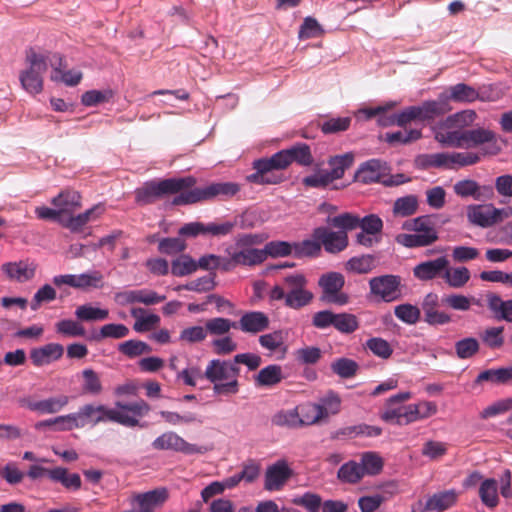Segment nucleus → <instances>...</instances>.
<instances>
[{
  "label": "nucleus",
  "mask_w": 512,
  "mask_h": 512,
  "mask_svg": "<svg viewBox=\"0 0 512 512\" xmlns=\"http://www.w3.org/2000/svg\"><path fill=\"white\" fill-rule=\"evenodd\" d=\"M50 479L60 482L65 488L78 490L81 488V478L77 473L68 474V470L63 467H56L50 472Z\"/></svg>",
  "instance_id": "40"
},
{
  "label": "nucleus",
  "mask_w": 512,
  "mask_h": 512,
  "mask_svg": "<svg viewBox=\"0 0 512 512\" xmlns=\"http://www.w3.org/2000/svg\"><path fill=\"white\" fill-rule=\"evenodd\" d=\"M487 306L496 320L512 323V300L504 301L495 293L487 294Z\"/></svg>",
  "instance_id": "22"
},
{
  "label": "nucleus",
  "mask_w": 512,
  "mask_h": 512,
  "mask_svg": "<svg viewBox=\"0 0 512 512\" xmlns=\"http://www.w3.org/2000/svg\"><path fill=\"white\" fill-rule=\"evenodd\" d=\"M458 496L455 489L434 493L426 500L421 512H444L456 504Z\"/></svg>",
  "instance_id": "17"
},
{
  "label": "nucleus",
  "mask_w": 512,
  "mask_h": 512,
  "mask_svg": "<svg viewBox=\"0 0 512 512\" xmlns=\"http://www.w3.org/2000/svg\"><path fill=\"white\" fill-rule=\"evenodd\" d=\"M366 348L382 359H388L393 353V349L388 341L380 337L368 339L366 341Z\"/></svg>",
  "instance_id": "63"
},
{
  "label": "nucleus",
  "mask_w": 512,
  "mask_h": 512,
  "mask_svg": "<svg viewBox=\"0 0 512 512\" xmlns=\"http://www.w3.org/2000/svg\"><path fill=\"white\" fill-rule=\"evenodd\" d=\"M411 397L412 395L410 392H400L391 396L387 400L386 407L381 415V418L386 422L398 425V421L400 420L399 416L401 415L399 414V406H396V404L405 402Z\"/></svg>",
  "instance_id": "29"
},
{
  "label": "nucleus",
  "mask_w": 512,
  "mask_h": 512,
  "mask_svg": "<svg viewBox=\"0 0 512 512\" xmlns=\"http://www.w3.org/2000/svg\"><path fill=\"white\" fill-rule=\"evenodd\" d=\"M418 209V198L415 195H407L396 199L393 205L394 215L408 217L416 213Z\"/></svg>",
  "instance_id": "46"
},
{
  "label": "nucleus",
  "mask_w": 512,
  "mask_h": 512,
  "mask_svg": "<svg viewBox=\"0 0 512 512\" xmlns=\"http://www.w3.org/2000/svg\"><path fill=\"white\" fill-rule=\"evenodd\" d=\"M239 372L240 368L233 361L213 359L208 363L204 377L214 384V394L234 395L239 391Z\"/></svg>",
  "instance_id": "3"
},
{
  "label": "nucleus",
  "mask_w": 512,
  "mask_h": 512,
  "mask_svg": "<svg viewBox=\"0 0 512 512\" xmlns=\"http://www.w3.org/2000/svg\"><path fill=\"white\" fill-rule=\"evenodd\" d=\"M293 474L292 468L285 459L277 460L266 468L264 489L270 492L281 491Z\"/></svg>",
  "instance_id": "9"
},
{
  "label": "nucleus",
  "mask_w": 512,
  "mask_h": 512,
  "mask_svg": "<svg viewBox=\"0 0 512 512\" xmlns=\"http://www.w3.org/2000/svg\"><path fill=\"white\" fill-rule=\"evenodd\" d=\"M443 123L435 131V139L439 143L448 147L464 148V130L456 128L454 130L447 131Z\"/></svg>",
  "instance_id": "26"
},
{
  "label": "nucleus",
  "mask_w": 512,
  "mask_h": 512,
  "mask_svg": "<svg viewBox=\"0 0 512 512\" xmlns=\"http://www.w3.org/2000/svg\"><path fill=\"white\" fill-rule=\"evenodd\" d=\"M313 238L324 246L329 253H339L348 246L346 231H330L326 227H318L313 231Z\"/></svg>",
  "instance_id": "14"
},
{
  "label": "nucleus",
  "mask_w": 512,
  "mask_h": 512,
  "mask_svg": "<svg viewBox=\"0 0 512 512\" xmlns=\"http://www.w3.org/2000/svg\"><path fill=\"white\" fill-rule=\"evenodd\" d=\"M394 314L400 321L413 325L419 321L421 311L417 306L405 303L397 305L394 308Z\"/></svg>",
  "instance_id": "54"
},
{
  "label": "nucleus",
  "mask_w": 512,
  "mask_h": 512,
  "mask_svg": "<svg viewBox=\"0 0 512 512\" xmlns=\"http://www.w3.org/2000/svg\"><path fill=\"white\" fill-rule=\"evenodd\" d=\"M331 369L339 377L347 379L356 375L358 364L352 359L339 358L331 364Z\"/></svg>",
  "instance_id": "59"
},
{
  "label": "nucleus",
  "mask_w": 512,
  "mask_h": 512,
  "mask_svg": "<svg viewBox=\"0 0 512 512\" xmlns=\"http://www.w3.org/2000/svg\"><path fill=\"white\" fill-rule=\"evenodd\" d=\"M268 316L261 311H251L242 315L237 328L245 333L257 334L266 330L269 327Z\"/></svg>",
  "instance_id": "18"
},
{
  "label": "nucleus",
  "mask_w": 512,
  "mask_h": 512,
  "mask_svg": "<svg viewBox=\"0 0 512 512\" xmlns=\"http://www.w3.org/2000/svg\"><path fill=\"white\" fill-rule=\"evenodd\" d=\"M449 96L446 98L454 102H473L478 99L479 93L475 88L465 83H458L449 88Z\"/></svg>",
  "instance_id": "38"
},
{
  "label": "nucleus",
  "mask_w": 512,
  "mask_h": 512,
  "mask_svg": "<svg viewBox=\"0 0 512 512\" xmlns=\"http://www.w3.org/2000/svg\"><path fill=\"white\" fill-rule=\"evenodd\" d=\"M285 150L288 158H290V164L295 162L300 166H310L314 162L311 149L306 143H297Z\"/></svg>",
  "instance_id": "31"
},
{
  "label": "nucleus",
  "mask_w": 512,
  "mask_h": 512,
  "mask_svg": "<svg viewBox=\"0 0 512 512\" xmlns=\"http://www.w3.org/2000/svg\"><path fill=\"white\" fill-rule=\"evenodd\" d=\"M271 422L273 425L278 426V427H287V428L301 427L298 408L278 411L277 413H275L272 416Z\"/></svg>",
  "instance_id": "44"
},
{
  "label": "nucleus",
  "mask_w": 512,
  "mask_h": 512,
  "mask_svg": "<svg viewBox=\"0 0 512 512\" xmlns=\"http://www.w3.org/2000/svg\"><path fill=\"white\" fill-rule=\"evenodd\" d=\"M337 477L341 482L356 484L361 481L364 474L359 463L356 461H348L339 468Z\"/></svg>",
  "instance_id": "42"
},
{
  "label": "nucleus",
  "mask_w": 512,
  "mask_h": 512,
  "mask_svg": "<svg viewBox=\"0 0 512 512\" xmlns=\"http://www.w3.org/2000/svg\"><path fill=\"white\" fill-rule=\"evenodd\" d=\"M237 265H257L265 261V252L256 248H245L233 252Z\"/></svg>",
  "instance_id": "41"
},
{
  "label": "nucleus",
  "mask_w": 512,
  "mask_h": 512,
  "mask_svg": "<svg viewBox=\"0 0 512 512\" xmlns=\"http://www.w3.org/2000/svg\"><path fill=\"white\" fill-rule=\"evenodd\" d=\"M55 331L64 337H84L86 330L84 326L75 320L64 319L55 324Z\"/></svg>",
  "instance_id": "45"
},
{
  "label": "nucleus",
  "mask_w": 512,
  "mask_h": 512,
  "mask_svg": "<svg viewBox=\"0 0 512 512\" xmlns=\"http://www.w3.org/2000/svg\"><path fill=\"white\" fill-rule=\"evenodd\" d=\"M75 316L79 321H102L109 317V311L85 304L77 307Z\"/></svg>",
  "instance_id": "47"
},
{
  "label": "nucleus",
  "mask_w": 512,
  "mask_h": 512,
  "mask_svg": "<svg viewBox=\"0 0 512 512\" xmlns=\"http://www.w3.org/2000/svg\"><path fill=\"white\" fill-rule=\"evenodd\" d=\"M159 415L165 422L173 426L183 424L187 425L196 422L201 423V420L199 419L198 415L193 412H187L181 415L178 412L162 410L159 412Z\"/></svg>",
  "instance_id": "51"
},
{
  "label": "nucleus",
  "mask_w": 512,
  "mask_h": 512,
  "mask_svg": "<svg viewBox=\"0 0 512 512\" xmlns=\"http://www.w3.org/2000/svg\"><path fill=\"white\" fill-rule=\"evenodd\" d=\"M104 285V276L98 270H93L80 275H75L74 288L77 289H100Z\"/></svg>",
  "instance_id": "35"
},
{
  "label": "nucleus",
  "mask_w": 512,
  "mask_h": 512,
  "mask_svg": "<svg viewBox=\"0 0 512 512\" xmlns=\"http://www.w3.org/2000/svg\"><path fill=\"white\" fill-rule=\"evenodd\" d=\"M490 205H471L467 209L468 220L477 226L487 228L492 226L491 213L489 211Z\"/></svg>",
  "instance_id": "39"
},
{
  "label": "nucleus",
  "mask_w": 512,
  "mask_h": 512,
  "mask_svg": "<svg viewBox=\"0 0 512 512\" xmlns=\"http://www.w3.org/2000/svg\"><path fill=\"white\" fill-rule=\"evenodd\" d=\"M479 497L488 508H495L499 504L498 485L493 478L485 479L479 487Z\"/></svg>",
  "instance_id": "34"
},
{
  "label": "nucleus",
  "mask_w": 512,
  "mask_h": 512,
  "mask_svg": "<svg viewBox=\"0 0 512 512\" xmlns=\"http://www.w3.org/2000/svg\"><path fill=\"white\" fill-rule=\"evenodd\" d=\"M64 353V347L58 343H49L39 348H34L30 352L32 363L36 367L49 364L52 361L59 360Z\"/></svg>",
  "instance_id": "19"
},
{
  "label": "nucleus",
  "mask_w": 512,
  "mask_h": 512,
  "mask_svg": "<svg viewBox=\"0 0 512 512\" xmlns=\"http://www.w3.org/2000/svg\"><path fill=\"white\" fill-rule=\"evenodd\" d=\"M51 204L63 213H72L81 206V195L71 189L61 191L51 200Z\"/></svg>",
  "instance_id": "23"
},
{
  "label": "nucleus",
  "mask_w": 512,
  "mask_h": 512,
  "mask_svg": "<svg viewBox=\"0 0 512 512\" xmlns=\"http://www.w3.org/2000/svg\"><path fill=\"white\" fill-rule=\"evenodd\" d=\"M297 408L299 412L300 426L315 424L321 419L327 417L329 413L325 406L314 403H307L298 406Z\"/></svg>",
  "instance_id": "24"
},
{
  "label": "nucleus",
  "mask_w": 512,
  "mask_h": 512,
  "mask_svg": "<svg viewBox=\"0 0 512 512\" xmlns=\"http://www.w3.org/2000/svg\"><path fill=\"white\" fill-rule=\"evenodd\" d=\"M512 381V367H501L498 369H487L478 374L473 382V386L477 387L485 382L491 384H506Z\"/></svg>",
  "instance_id": "21"
},
{
  "label": "nucleus",
  "mask_w": 512,
  "mask_h": 512,
  "mask_svg": "<svg viewBox=\"0 0 512 512\" xmlns=\"http://www.w3.org/2000/svg\"><path fill=\"white\" fill-rule=\"evenodd\" d=\"M421 135L422 134L419 129H403L396 132L386 133L385 140L390 144H407L420 139Z\"/></svg>",
  "instance_id": "61"
},
{
  "label": "nucleus",
  "mask_w": 512,
  "mask_h": 512,
  "mask_svg": "<svg viewBox=\"0 0 512 512\" xmlns=\"http://www.w3.org/2000/svg\"><path fill=\"white\" fill-rule=\"evenodd\" d=\"M421 110V121L433 120L436 117L444 115L451 110V107L446 98H439L438 100L425 101L419 105Z\"/></svg>",
  "instance_id": "28"
},
{
  "label": "nucleus",
  "mask_w": 512,
  "mask_h": 512,
  "mask_svg": "<svg viewBox=\"0 0 512 512\" xmlns=\"http://www.w3.org/2000/svg\"><path fill=\"white\" fill-rule=\"evenodd\" d=\"M476 118V113L473 110H466L462 112L455 113L446 118L443 122V126L449 129L452 128H462L464 126L470 125L474 122Z\"/></svg>",
  "instance_id": "60"
},
{
  "label": "nucleus",
  "mask_w": 512,
  "mask_h": 512,
  "mask_svg": "<svg viewBox=\"0 0 512 512\" xmlns=\"http://www.w3.org/2000/svg\"><path fill=\"white\" fill-rule=\"evenodd\" d=\"M235 223L226 221L222 223L190 222L183 225L178 234L186 237H196L198 235L225 236L232 232Z\"/></svg>",
  "instance_id": "10"
},
{
  "label": "nucleus",
  "mask_w": 512,
  "mask_h": 512,
  "mask_svg": "<svg viewBox=\"0 0 512 512\" xmlns=\"http://www.w3.org/2000/svg\"><path fill=\"white\" fill-rule=\"evenodd\" d=\"M496 135L491 130L484 128L464 130V148L476 147L485 143L495 142Z\"/></svg>",
  "instance_id": "32"
},
{
  "label": "nucleus",
  "mask_w": 512,
  "mask_h": 512,
  "mask_svg": "<svg viewBox=\"0 0 512 512\" xmlns=\"http://www.w3.org/2000/svg\"><path fill=\"white\" fill-rule=\"evenodd\" d=\"M193 176L169 178L160 181H148L135 190V201L140 205H148L166 195L178 194L172 200L175 206L194 204L214 198L228 199L240 191V185L234 182H216L204 187H197Z\"/></svg>",
  "instance_id": "1"
},
{
  "label": "nucleus",
  "mask_w": 512,
  "mask_h": 512,
  "mask_svg": "<svg viewBox=\"0 0 512 512\" xmlns=\"http://www.w3.org/2000/svg\"><path fill=\"white\" fill-rule=\"evenodd\" d=\"M374 267L375 258L372 255L352 257L346 263V269L357 274L369 273Z\"/></svg>",
  "instance_id": "49"
},
{
  "label": "nucleus",
  "mask_w": 512,
  "mask_h": 512,
  "mask_svg": "<svg viewBox=\"0 0 512 512\" xmlns=\"http://www.w3.org/2000/svg\"><path fill=\"white\" fill-rule=\"evenodd\" d=\"M334 328L343 334H351L359 328L358 318L351 313L336 314Z\"/></svg>",
  "instance_id": "58"
},
{
  "label": "nucleus",
  "mask_w": 512,
  "mask_h": 512,
  "mask_svg": "<svg viewBox=\"0 0 512 512\" xmlns=\"http://www.w3.org/2000/svg\"><path fill=\"white\" fill-rule=\"evenodd\" d=\"M150 410V405L141 399L130 403L117 401L115 408H109L103 404H85L76 413L80 428L94 427L105 422H115L125 427H136L140 426L139 418L147 415Z\"/></svg>",
  "instance_id": "2"
},
{
  "label": "nucleus",
  "mask_w": 512,
  "mask_h": 512,
  "mask_svg": "<svg viewBox=\"0 0 512 512\" xmlns=\"http://www.w3.org/2000/svg\"><path fill=\"white\" fill-rule=\"evenodd\" d=\"M402 279L398 275L386 274L369 280L370 294L377 300L393 302L402 297Z\"/></svg>",
  "instance_id": "6"
},
{
  "label": "nucleus",
  "mask_w": 512,
  "mask_h": 512,
  "mask_svg": "<svg viewBox=\"0 0 512 512\" xmlns=\"http://www.w3.org/2000/svg\"><path fill=\"white\" fill-rule=\"evenodd\" d=\"M360 467L365 475H378L383 469V459L381 456L373 451L364 452L361 454Z\"/></svg>",
  "instance_id": "36"
},
{
  "label": "nucleus",
  "mask_w": 512,
  "mask_h": 512,
  "mask_svg": "<svg viewBox=\"0 0 512 512\" xmlns=\"http://www.w3.org/2000/svg\"><path fill=\"white\" fill-rule=\"evenodd\" d=\"M207 333L216 336H222L227 334L231 328H237V322H233L230 319L216 317L206 321L205 323Z\"/></svg>",
  "instance_id": "57"
},
{
  "label": "nucleus",
  "mask_w": 512,
  "mask_h": 512,
  "mask_svg": "<svg viewBox=\"0 0 512 512\" xmlns=\"http://www.w3.org/2000/svg\"><path fill=\"white\" fill-rule=\"evenodd\" d=\"M70 397L64 394L52 396L43 400L34 401L31 398L19 400L21 406L41 414H55L63 410L69 403Z\"/></svg>",
  "instance_id": "11"
},
{
  "label": "nucleus",
  "mask_w": 512,
  "mask_h": 512,
  "mask_svg": "<svg viewBox=\"0 0 512 512\" xmlns=\"http://www.w3.org/2000/svg\"><path fill=\"white\" fill-rule=\"evenodd\" d=\"M103 212H104V207L101 205H96V206L92 207L91 209H88L85 212L78 214L77 216H71L67 220V222L64 223V226L73 232H78L91 219L98 217Z\"/></svg>",
  "instance_id": "33"
},
{
  "label": "nucleus",
  "mask_w": 512,
  "mask_h": 512,
  "mask_svg": "<svg viewBox=\"0 0 512 512\" xmlns=\"http://www.w3.org/2000/svg\"><path fill=\"white\" fill-rule=\"evenodd\" d=\"M118 350L127 357L134 358L142 354L150 353L152 351V348L143 341L128 340L120 343L118 346Z\"/></svg>",
  "instance_id": "53"
},
{
  "label": "nucleus",
  "mask_w": 512,
  "mask_h": 512,
  "mask_svg": "<svg viewBox=\"0 0 512 512\" xmlns=\"http://www.w3.org/2000/svg\"><path fill=\"white\" fill-rule=\"evenodd\" d=\"M83 393L89 395H99L103 391V386L99 375L93 369H85L82 371Z\"/></svg>",
  "instance_id": "52"
},
{
  "label": "nucleus",
  "mask_w": 512,
  "mask_h": 512,
  "mask_svg": "<svg viewBox=\"0 0 512 512\" xmlns=\"http://www.w3.org/2000/svg\"><path fill=\"white\" fill-rule=\"evenodd\" d=\"M53 59H55V62L51 60V65L55 66L53 74L51 78L55 81H62L66 85L69 86H75L77 85L81 79H82V73L79 71L69 70V71H62L60 67L62 66L63 58L60 54H54Z\"/></svg>",
  "instance_id": "30"
},
{
  "label": "nucleus",
  "mask_w": 512,
  "mask_h": 512,
  "mask_svg": "<svg viewBox=\"0 0 512 512\" xmlns=\"http://www.w3.org/2000/svg\"><path fill=\"white\" fill-rule=\"evenodd\" d=\"M449 266V261L446 257H438L434 260H428L417 264L413 268V275L420 281H430L435 278L441 277Z\"/></svg>",
  "instance_id": "16"
},
{
  "label": "nucleus",
  "mask_w": 512,
  "mask_h": 512,
  "mask_svg": "<svg viewBox=\"0 0 512 512\" xmlns=\"http://www.w3.org/2000/svg\"><path fill=\"white\" fill-rule=\"evenodd\" d=\"M404 228L410 231H414L422 237L429 239V243L433 244L438 240V232L435 228V223L432 218L428 215H423L406 221Z\"/></svg>",
  "instance_id": "20"
},
{
  "label": "nucleus",
  "mask_w": 512,
  "mask_h": 512,
  "mask_svg": "<svg viewBox=\"0 0 512 512\" xmlns=\"http://www.w3.org/2000/svg\"><path fill=\"white\" fill-rule=\"evenodd\" d=\"M503 331V326L487 328L482 333L481 339L490 349H499L504 344Z\"/></svg>",
  "instance_id": "62"
},
{
  "label": "nucleus",
  "mask_w": 512,
  "mask_h": 512,
  "mask_svg": "<svg viewBox=\"0 0 512 512\" xmlns=\"http://www.w3.org/2000/svg\"><path fill=\"white\" fill-rule=\"evenodd\" d=\"M129 332V328L124 324L109 323L103 325L99 333L92 338L96 341L106 338L121 339L128 336Z\"/></svg>",
  "instance_id": "50"
},
{
  "label": "nucleus",
  "mask_w": 512,
  "mask_h": 512,
  "mask_svg": "<svg viewBox=\"0 0 512 512\" xmlns=\"http://www.w3.org/2000/svg\"><path fill=\"white\" fill-rule=\"evenodd\" d=\"M26 63L27 69L19 75L21 85L28 93L38 94L43 90V75L48 68L47 56L31 48L26 52Z\"/></svg>",
  "instance_id": "5"
},
{
  "label": "nucleus",
  "mask_w": 512,
  "mask_h": 512,
  "mask_svg": "<svg viewBox=\"0 0 512 512\" xmlns=\"http://www.w3.org/2000/svg\"><path fill=\"white\" fill-rule=\"evenodd\" d=\"M313 293L307 289V287L300 288L297 291L287 293L286 307L291 309H301L313 300Z\"/></svg>",
  "instance_id": "48"
},
{
  "label": "nucleus",
  "mask_w": 512,
  "mask_h": 512,
  "mask_svg": "<svg viewBox=\"0 0 512 512\" xmlns=\"http://www.w3.org/2000/svg\"><path fill=\"white\" fill-rule=\"evenodd\" d=\"M152 447L159 451L171 450L185 455L204 454L208 450L206 447L187 442L174 431L162 433L152 442Z\"/></svg>",
  "instance_id": "8"
},
{
  "label": "nucleus",
  "mask_w": 512,
  "mask_h": 512,
  "mask_svg": "<svg viewBox=\"0 0 512 512\" xmlns=\"http://www.w3.org/2000/svg\"><path fill=\"white\" fill-rule=\"evenodd\" d=\"M165 296L157 294L148 289L125 290L115 293L114 300L120 306H127L134 303H143L145 305H154L163 302Z\"/></svg>",
  "instance_id": "12"
},
{
  "label": "nucleus",
  "mask_w": 512,
  "mask_h": 512,
  "mask_svg": "<svg viewBox=\"0 0 512 512\" xmlns=\"http://www.w3.org/2000/svg\"><path fill=\"white\" fill-rule=\"evenodd\" d=\"M387 164L379 159H371L360 165L355 173V180L364 184L381 182L388 176Z\"/></svg>",
  "instance_id": "13"
},
{
  "label": "nucleus",
  "mask_w": 512,
  "mask_h": 512,
  "mask_svg": "<svg viewBox=\"0 0 512 512\" xmlns=\"http://www.w3.org/2000/svg\"><path fill=\"white\" fill-rule=\"evenodd\" d=\"M480 344L476 338L467 337L455 343L456 355L460 359H469L479 352Z\"/></svg>",
  "instance_id": "56"
},
{
  "label": "nucleus",
  "mask_w": 512,
  "mask_h": 512,
  "mask_svg": "<svg viewBox=\"0 0 512 512\" xmlns=\"http://www.w3.org/2000/svg\"><path fill=\"white\" fill-rule=\"evenodd\" d=\"M198 269L196 261L187 254H181L171 263V273L183 277L194 273Z\"/></svg>",
  "instance_id": "43"
},
{
  "label": "nucleus",
  "mask_w": 512,
  "mask_h": 512,
  "mask_svg": "<svg viewBox=\"0 0 512 512\" xmlns=\"http://www.w3.org/2000/svg\"><path fill=\"white\" fill-rule=\"evenodd\" d=\"M470 271L466 267L449 268L444 271L442 278L452 288H462L470 280Z\"/></svg>",
  "instance_id": "37"
},
{
  "label": "nucleus",
  "mask_w": 512,
  "mask_h": 512,
  "mask_svg": "<svg viewBox=\"0 0 512 512\" xmlns=\"http://www.w3.org/2000/svg\"><path fill=\"white\" fill-rule=\"evenodd\" d=\"M187 244L180 237L162 238L158 243V251L165 255H176L184 252Z\"/></svg>",
  "instance_id": "55"
},
{
  "label": "nucleus",
  "mask_w": 512,
  "mask_h": 512,
  "mask_svg": "<svg viewBox=\"0 0 512 512\" xmlns=\"http://www.w3.org/2000/svg\"><path fill=\"white\" fill-rule=\"evenodd\" d=\"M37 265L33 261L20 260L4 263L1 267L7 277L19 283L30 281L34 278Z\"/></svg>",
  "instance_id": "15"
},
{
  "label": "nucleus",
  "mask_w": 512,
  "mask_h": 512,
  "mask_svg": "<svg viewBox=\"0 0 512 512\" xmlns=\"http://www.w3.org/2000/svg\"><path fill=\"white\" fill-rule=\"evenodd\" d=\"M293 504L304 507L308 512H319L322 499L318 494L306 492L302 496L295 497Z\"/></svg>",
  "instance_id": "64"
},
{
  "label": "nucleus",
  "mask_w": 512,
  "mask_h": 512,
  "mask_svg": "<svg viewBox=\"0 0 512 512\" xmlns=\"http://www.w3.org/2000/svg\"><path fill=\"white\" fill-rule=\"evenodd\" d=\"M283 378L281 366L271 364L262 368L258 374L254 376V382L257 387H272L280 383Z\"/></svg>",
  "instance_id": "25"
},
{
  "label": "nucleus",
  "mask_w": 512,
  "mask_h": 512,
  "mask_svg": "<svg viewBox=\"0 0 512 512\" xmlns=\"http://www.w3.org/2000/svg\"><path fill=\"white\" fill-rule=\"evenodd\" d=\"M353 163L354 155L351 152L331 157L328 160L330 170L327 171V174L332 181L341 179L344 176L345 171L349 169Z\"/></svg>",
  "instance_id": "27"
},
{
  "label": "nucleus",
  "mask_w": 512,
  "mask_h": 512,
  "mask_svg": "<svg viewBox=\"0 0 512 512\" xmlns=\"http://www.w3.org/2000/svg\"><path fill=\"white\" fill-rule=\"evenodd\" d=\"M318 285L322 290L321 299L328 303L346 305L349 296L342 292L345 285V278L339 272H328L320 276Z\"/></svg>",
  "instance_id": "7"
},
{
  "label": "nucleus",
  "mask_w": 512,
  "mask_h": 512,
  "mask_svg": "<svg viewBox=\"0 0 512 512\" xmlns=\"http://www.w3.org/2000/svg\"><path fill=\"white\" fill-rule=\"evenodd\" d=\"M286 150H280L269 158H260L253 162L255 172L248 175L246 180L258 185L279 184L284 180L281 174L275 171L285 170L291 164Z\"/></svg>",
  "instance_id": "4"
}]
</instances>
